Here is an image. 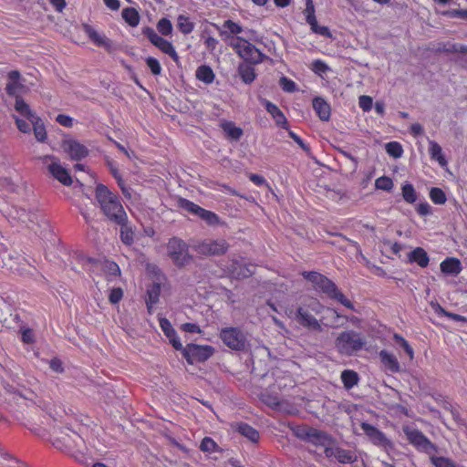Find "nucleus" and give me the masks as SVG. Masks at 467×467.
I'll return each instance as SVG.
<instances>
[{
    "label": "nucleus",
    "mask_w": 467,
    "mask_h": 467,
    "mask_svg": "<svg viewBox=\"0 0 467 467\" xmlns=\"http://www.w3.org/2000/svg\"><path fill=\"white\" fill-rule=\"evenodd\" d=\"M96 199L105 216L113 223H121L126 219V212L117 194L104 184L96 187Z\"/></svg>",
    "instance_id": "nucleus-1"
},
{
    "label": "nucleus",
    "mask_w": 467,
    "mask_h": 467,
    "mask_svg": "<svg viewBox=\"0 0 467 467\" xmlns=\"http://www.w3.org/2000/svg\"><path fill=\"white\" fill-rule=\"evenodd\" d=\"M302 275L305 279L314 284L317 288L320 289L329 298L335 299L346 307L354 310L352 302L348 299L337 288V285L326 275L315 271L304 272Z\"/></svg>",
    "instance_id": "nucleus-2"
},
{
    "label": "nucleus",
    "mask_w": 467,
    "mask_h": 467,
    "mask_svg": "<svg viewBox=\"0 0 467 467\" xmlns=\"http://www.w3.org/2000/svg\"><path fill=\"white\" fill-rule=\"evenodd\" d=\"M190 246L184 240L177 236L170 238L167 243V255L179 269L184 268L194 260V256L190 253Z\"/></svg>",
    "instance_id": "nucleus-3"
},
{
    "label": "nucleus",
    "mask_w": 467,
    "mask_h": 467,
    "mask_svg": "<svg viewBox=\"0 0 467 467\" xmlns=\"http://www.w3.org/2000/svg\"><path fill=\"white\" fill-rule=\"evenodd\" d=\"M365 345V338L355 330L344 331L335 340V347L338 353L348 357L357 354Z\"/></svg>",
    "instance_id": "nucleus-4"
},
{
    "label": "nucleus",
    "mask_w": 467,
    "mask_h": 467,
    "mask_svg": "<svg viewBox=\"0 0 467 467\" xmlns=\"http://www.w3.org/2000/svg\"><path fill=\"white\" fill-rule=\"evenodd\" d=\"M194 252L204 256H221L227 253L230 245L224 239H205L191 244Z\"/></svg>",
    "instance_id": "nucleus-5"
},
{
    "label": "nucleus",
    "mask_w": 467,
    "mask_h": 467,
    "mask_svg": "<svg viewBox=\"0 0 467 467\" xmlns=\"http://www.w3.org/2000/svg\"><path fill=\"white\" fill-rule=\"evenodd\" d=\"M179 350L182 352L186 361L191 365L195 362L206 361L215 352L214 348L212 346H202L193 343L187 344L185 347L182 346V348Z\"/></svg>",
    "instance_id": "nucleus-6"
},
{
    "label": "nucleus",
    "mask_w": 467,
    "mask_h": 467,
    "mask_svg": "<svg viewBox=\"0 0 467 467\" xmlns=\"http://www.w3.org/2000/svg\"><path fill=\"white\" fill-rule=\"evenodd\" d=\"M404 433L410 444H412L419 451L424 452L429 457L433 453L439 452V448L432 443L420 431L406 427Z\"/></svg>",
    "instance_id": "nucleus-7"
},
{
    "label": "nucleus",
    "mask_w": 467,
    "mask_h": 467,
    "mask_svg": "<svg viewBox=\"0 0 467 467\" xmlns=\"http://www.w3.org/2000/svg\"><path fill=\"white\" fill-rule=\"evenodd\" d=\"M2 261L7 269L23 276H32L36 272V267L22 255L12 256L5 252Z\"/></svg>",
    "instance_id": "nucleus-8"
},
{
    "label": "nucleus",
    "mask_w": 467,
    "mask_h": 467,
    "mask_svg": "<svg viewBox=\"0 0 467 467\" xmlns=\"http://www.w3.org/2000/svg\"><path fill=\"white\" fill-rule=\"evenodd\" d=\"M83 443L82 438L74 431L66 428L60 431V435L53 441V445L63 451L70 452L76 448H80Z\"/></svg>",
    "instance_id": "nucleus-9"
},
{
    "label": "nucleus",
    "mask_w": 467,
    "mask_h": 467,
    "mask_svg": "<svg viewBox=\"0 0 467 467\" xmlns=\"http://www.w3.org/2000/svg\"><path fill=\"white\" fill-rule=\"evenodd\" d=\"M44 164H47L48 171L51 175L66 186L72 184L73 181L68 171L64 168L59 160L53 155H45L40 158Z\"/></svg>",
    "instance_id": "nucleus-10"
},
{
    "label": "nucleus",
    "mask_w": 467,
    "mask_h": 467,
    "mask_svg": "<svg viewBox=\"0 0 467 467\" xmlns=\"http://www.w3.org/2000/svg\"><path fill=\"white\" fill-rule=\"evenodd\" d=\"M222 341L231 349L242 351L246 346L245 335L237 327H225L220 331Z\"/></svg>",
    "instance_id": "nucleus-11"
},
{
    "label": "nucleus",
    "mask_w": 467,
    "mask_h": 467,
    "mask_svg": "<svg viewBox=\"0 0 467 467\" xmlns=\"http://www.w3.org/2000/svg\"><path fill=\"white\" fill-rule=\"evenodd\" d=\"M255 268V265L246 262L242 256H234L228 266L230 274L235 279H244L252 276Z\"/></svg>",
    "instance_id": "nucleus-12"
},
{
    "label": "nucleus",
    "mask_w": 467,
    "mask_h": 467,
    "mask_svg": "<svg viewBox=\"0 0 467 467\" xmlns=\"http://www.w3.org/2000/svg\"><path fill=\"white\" fill-rule=\"evenodd\" d=\"M142 34L148 37L152 45L157 47L163 53L169 55L176 63H178L179 56L171 42L160 36L155 30L150 26L144 27L142 29Z\"/></svg>",
    "instance_id": "nucleus-13"
},
{
    "label": "nucleus",
    "mask_w": 467,
    "mask_h": 467,
    "mask_svg": "<svg viewBox=\"0 0 467 467\" xmlns=\"http://www.w3.org/2000/svg\"><path fill=\"white\" fill-rule=\"evenodd\" d=\"M360 427L373 444L382 447L387 451L394 449L393 442L375 426L368 422H362Z\"/></svg>",
    "instance_id": "nucleus-14"
},
{
    "label": "nucleus",
    "mask_w": 467,
    "mask_h": 467,
    "mask_svg": "<svg viewBox=\"0 0 467 467\" xmlns=\"http://www.w3.org/2000/svg\"><path fill=\"white\" fill-rule=\"evenodd\" d=\"M60 147L70 160L76 161H81L89 153L88 149L84 144L74 139L62 140Z\"/></svg>",
    "instance_id": "nucleus-15"
},
{
    "label": "nucleus",
    "mask_w": 467,
    "mask_h": 467,
    "mask_svg": "<svg viewBox=\"0 0 467 467\" xmlns=\"http://www.w3.org/2000/svg\"><path fill=\"white\" fill-rule=\"evenodd\" d=\"M239 41H243V47L239 48V56L242 57L244 61L251 64H258L264 61L266 57L258 48L253 44L241 36H237Z\"/></svg>",
    "instance_id": "nucleus-16"
},
{
    "label": "nucleus",
    "mask_w": 467,
    "mask_h": 467,
    "mask_svg": "<svg viewBox=\"0 0 467 467\" xmlns=\"http://www.w3.org/2000/svg\"><path fill=\"white\" fill-rule=\"evenodd\" d=\"M83 29L88 38L98 47H102L109 53H114L118 50V46L105 35L99 34L91 26L83 25Z\"/></svg>",
    "instance_id": "nucleus-17"
},
{
    "label": "nucleus",
    "mask_w": 467,
    "mask_h": 467,
    "mask_svg": "<svg viewBox=\"0 0 467 467\" xmlns=\"http://www.w3.org/2000/svg\"><path fill=\"white\" fill-rule=\"evenodd\" d=\"M83 29L88 38L98 47H102L109 53H114L118 50V46L105 35L99 34L91 26L83 25Z\"/></svg>",
    "instance_id": "nucleus-18"
},
{
    "label": "nucleus",
    "mask_w": 467,
    "mask_h": 467,
    "mask_svg": "<svg viewBox=\"0 0 467 467\" xmlns=\"http://www.w3.org/2000/svg\"><path fill=\"white\" fill-rule=\"evenodd\" d=\"M296 319L301 326L305 327H307L313 331H322V327L317 319L302 306L297 308L296 312Z\"/></svg>",
    "instance_id": "nucleus-19"
},
{
    "label": "nucleus",
    "mask_w": 467,
    "mask_h": 467,
    "mask_svg": "<svg viewBox=\"0 0 467 467\" xmlns=\"http://www.w3.org/2000/svg\"><path fill=\"white\" fill-rule=\"evenodd\" d=\"M263 104L265 105L266 111L274 119L275 124L282 129L288 130L287 119L280 109L275 104L266 99H263Z\"/></svg>",
    "instance_id": "nucleus-20"
},
{
    "label": "nucleus",
    "mask_w": 467,
    "mask_h": 467,
    "mask_svg": "<svg viewBox=\"0 0 467 467\" xmlns=\"http://www.w3.org/2000/svg\"><path fill=\"white\" fill-rule=\"evenodd\" d=\"M21 75L18 70H12L8 73V83L5 87L7 95L16 97L19 96V91L25 88V86L20 82Z\"/></svg>",
    "instance_id": "nucleus-21"
},
{
    "label": "nucleus",
    "mask_w": 467,
    "mask_h": 467,
    "mask_svg": "<svg viewBox=\"0 0 467 467\" xmlns=\"http://www.w3.org/2000/svg\"><path fill=\"white\" fill-rule=\"evenodd\" d=\"M310 431L311 433L307 442H310L316 446L332 445L336 441L335 439L326 431H319L315 428H313Z\"/></svg>",
    "instance_id": "nucleus-22"
},
{
    "label": "nucleus",
    "mask_w": 467,
    "mask_h": 467,
    "mask_svg": "<svg viewBox=\"0 0 467 467\" xmlns=\"http://www.w3.org/2000/svg\"><path fill=\"white\" fill-rule=\"evenodd\" d=\"M160 326L164 333V335L169 338L170 343L172 347L178 350L182 348V345L177 337L176 330L171 326V322L167 318L160 319Z\"/></svg>",
    "instance_id": "nucleus-23"
},
{
    "label": "nucleus",
    "mask_w": 467,
    "mask_h": 467,
    "mask_svg": "<svg viewBox=\"0 0 467 467\" xmlns=\"http://www.w3.org/2000/svg\"><path fill=\"white\" fill-rule=\"evenodd\" d=\"M379 356L381 363L388 370L392 373H399L401 371L400 365L393 354L383 349L379 353Z\"/></svg>",
    "instance_id": "nucleus-24"
},
{
    "label": "nucleus",
    "mask_w": 467,
    "mask_h": 467,
    "mask_svg": "<svg viewBox=\"0 0 467 467\" xmlns=\"http://www.w3.org/2000/svg\"><path fill=\"white\" fill-rule=\"evenodd\" d=\"M254 64H251L248 62H242L239 64L237 71L241 79L244 83L250 85L256 78V73L254 70Z\"/></svg>",
    "instance_id": "nucleus-25"
},
{
    "label": "nucleus",
    "mask_w": 467,
    "mask_h": 467,
    "mask_svg": "<svg viewBox=\"0 0 467 467\" xmlns=\"http://www.w3.org/2000/svg\"><path fill=\"white\" fill-rule=\"evenodd\" d=\"M313 108L321 120H329L331 109L330 105L324 99L320 97L315 98L313 99Z\"/></svg>",
    "instance_id": "nucleus-26"
},
{
    "label": "nucleus",
    "mask_w": 467,
    "mask_h": 467,
    "mask_svg": "<svg viewBox=\"0 0 467 467\" xmlns=\"http://www.w3.org/2000/svg\"><path fill=\"white\" fill-rule=\"evenodd\" d=\"M462 269L461 261L455 257H448L441 263V271L445 275H457Z\"/></svg>",
    "instance_id": "nucleus-27"
},
{
    "label": "nucleus",
    "mask_w": 467,
    "mask_h": 467,
    "mask_svg": "<svg viewBox=\"0 0 467 467\" xmlns=\"http://www.w3.org/2000/svg\"><path fill=\"white\" fill-rule=\"evenodd\" d=\"M408 260L410 263H416L420 267L428 266L430 257L427 252L421 247H416L408 254Z\"/></svg>",
    "instance_id": "nucleus-28"
},
{
    "label": "nucleus",
    "mask_w": 467,
    "mask_h": 467,
    "mask_svg": "<svg viewBox=\"0 0 467 467\" xmlns=\"http://www.w3.org/2000/svg\"><path fill=\"white\" fill-rule=\"evenodd\" d=\"M235 430L252 442L256 443L260 439L259 431L245 422L236 423Z\"/></svg>",
    "instance_id": "nucleus-29"
},
{
    "label": "nucleus",
    "mask_w": 467,
    "mask_h": 467,
    "mask_svg": "<svg viewBox=\"0 0 467 467\" xmlns=\"http://www.w3.org/2000/svg\"><path fill=\"white\" fill-rule=\"evenodd\" d=\"M8 218L26 224L28 222L34 223L35 219H36V215L35 213H28L23 208L14 207L9 212Z\"/></svg>",
    "instance_id": "nucleus-30"
},
{
    "label": "nucleus",
    "mask_w": 467,
    "mask_h": 467,
    "mask_svg": "<svg viewBox=\"0 0 467 467\" xmlns=\"http://www.w3.org/2000/svg\"><path fill=\"white\" fill-rule=\"evenodd\" d=\"M221 128L225 133L226 137L232 140H239L244 134L241 128L236 127L233 121L224 120L221 123Z\"/></svg>",
    "instance_id": "nucleus-31"
},
{
    "label": "nucleus",
    "mask_w": 467,
    "mask_h": 467,
    "mask_svg": "<svg viewBox=\"0 0 467 467\" xmlns=\"http://www.w3.org/2000/svg\"><path fill=\"white\" fill-rule=\"evenodd\" d=\"M120 226V240L126 245H131L134 242V232L128 224V216L121 223H116Z\"/></svg>",
    "instance_id": "nucleus-32"
},
{
    "label": "nucleus",
    "mask_w": 467,
    "mask_h": 467,
    "mask_svg": "<svg viewBox=\"0 0 467 467\" xmlns=\"http://www.w3.org/2000/svg\"><path fill=\"white\" fill-rule=\"evenodd\" d=\"M341 380L346 389H351L359 381L358 374L351 369H345L341 372Z\"/></svg>",
    "instance_id": "nucleus-33"
},
{
    "label": "nucleus",
    "mask_w": 467,
    "mask_h": 467,
    "mask_svg": "<svg viewBox=\"0 0 467 467\" xmlns=\"http://www.w3.org/2000/svg\"><path fill=\"white\" fill-rule=\"evenodd\" d=\"M121 16L130 26L135 27L140 23V14L134 7H125L122 9Z\"/></svg>",
    "instance_id": "nucleus-34"
},
{
    "label": "nucleus",
    "mask_w": 467,
    "mask_h": 467,
    "mask_svg": "<svg viewBox=\"0 0 467 467\" xmlns=\"http://www.w3.org/2000/svg\"><path fill=\"white\" fill-rule=\"evenodd\" d=\"M161 295V285L153 283L147 289L146 304L148 310L150 311L151 306L158 303Z\"/></svg>",
    "instance_id": "nucleus-35"
},
{
    "label": "nucleus",
    "mask_w": 467,
    "mask_h": 467,
    "mask_svg": "<svg viewBox=\"0 0 467 467\" xmlns=\"http://www.w3.org/2000/svg\"><path fill=\"white\" fill-rule=\"evenodd\" d=\"M196 78L205 84L213 82L215 75L210 66L202 65L196 70Z\"/></svg>",
    "instance_id": "nucleus-36"
},
{
    "label": "nucleus",
    "mask_w": 467,
    "mask_h": 467,
    "mask_svg": "<svg viewBox=\"0 0 467 467\" xmlns=\"http://www.w3.org/2000/svg\"><path fill=\"white\" fill-rule=\"evenodd\" d=\"M439 53H461L467 54V46L457 43L440 44L437 50Z\"/></svg>",
    "instance_id": "nucleus-37"
},
{
    "label": "nucleus",
    "mask_w": 467,
    "mask_h": 467,
    "mask_svg": "<svg viewBox=\"0 0 467 467\" xmlns=\"http://www.w3.org/2000/svg\"><path fill=\"white\" fill-rule=\"evenodd\" d=\"M30 122L33 125L36 139L40 142H44L47 140V131L42 119L38 117H35Z\"/></svg>",
    "instance_id": "nucleus-38"
},
{
    "label": "nucleus",
    "mask_w": 467,
    "mask_h": 467,
    "mask_svg": "<svg viewBox=\"0 0 467 467\" xmlns=\"http://www.w3.org/2000/svg\"><path fill=\"white\" fill-rule=\"evenodd\" d=\"M15 109L20 115L26 118L28 120H31L36 117L30 109L29 105L21 97H17L16 99Z\"/></svg>",
    "instance_id": "nucleus-39"
},
{
    "label": "nucleus",
    "mask_w": 467,
    "mask_h": 467,
    "mask_svg": "<svg viewBox=\"0 0 467 467\" xmlns=\"http://www.w3.org/2000/svg\"><path fill=\"white\" fill-rule=\"evenodd\" d=\"M401 195L403 200L410 204L414 203L418 199V193L414 186L410 182H405L401 187Z\"/></svg>",
    "instance_id": "nucleus-40"
},
{
    "label": "nucleus",
    "mask_w": 467,
    "mask_h": 467,
    "mask_svg": "<svg viewBox=\"0 0 467 467\" xmlns=\"http://www.w3.org/2000/svg\"><path fill=\"white\" fill-rule=\"evenodd\" d=\"M336 459L338 462L346 464L355 462L358 457L353 451L337 447Z\"/></svg>",
    "instance_id": "nucleus-41"
},
{
    "label": "nucleus",
    "mask_w": 467,
    "mask_h": 467,
    "mask_svg": "<svg viewBox=\"0 0 467 467\" xmlns=\"http://www.w3.org/2000/svg\"><path fill=\"white\" fill-rule=\"evenodd\" d=\"M289 428L292 431L293 434L305 441H308L309 435L311 433L310 431H312L313 427H309L307 425H295V424H289Z\"/></svg>",
    "instance_id": "nucleus-42"
},
{
    "label": "nucleus",
    "mask_w": 467,
    "mask_h": 467,
    "mask_svg": "<svg viewBox=\"0 0 467 467\" xmlns=\"http://www.w3.org/2000/svg\"><path fill=\"white\" fill-rule=\"evenodd\" d=\"M430 154L431 159L436 160L441 166L447 165V161L442 154L441 147L435 141H430Z\"/></svg>",
    "instance_id": "nucleus-43"
},
{
    "label": "nucleus",
    "mask_w": 467,
    "mask_h": 467,
    "mask_svg": "<svg viewBox=\"0 0 467 467\" xmlns=\"http://www.w3.org/2000/svg\"><path fill=\"white\" fill-rule=\"evenodd\" d=\"M430 461L434 467H460L451 458L438 456L436 453H433L430 456Z\"/></svg>",
    "instance_id": "nucleus-44"
},
{
    "label": "nucleus",
    "mask_w": 467,
    "mask_h": 467,
    "mask_svg": "<svg viewBox=\"0 0 467 467\" xmlns=\"http://www.w3.org/2000/svg\"><path fill=\"white\" fill-rule=\"evenodd\" d=\"M177 26L182 34L188 35L192 32L194 24L189 20L188 16L180 15L177 18Z\"/></svg>",
    "instance_id": "nucleus-45"
},
{
    "label": "nucleus",
    "mask_w": 467,
    "mask_h": 467,
    "mask_svg": "<svg viewBox=\"0 0 467 467\" xmlns=\"http://www.w3.org/2000/svg\"><path fill=\"white\" fill-rule=\"evenodd\" d=\"M385 150L389 156H391L395 159L400 158L403 154L402 146L400 142H397V141L388 142L385 145Z\"/></svg>",
    "instance_id": "nucleus-46"
},
{
    "label": "nucleus",
    "mask_w": 467,
    "mask_h": 467,
    "mask_svg": "<svg viewBox=\"0 0 467 467\" xmlns=\"http://www.w3.org/2000/svg\"><path fill=\"white\" fill-rule=\"evenodd\" d=\"M394 341L397 345L403 348L406 354L409 356L410 360H413L414 358V351L408 341L400 335L394 334L393 336Z\"/></svg>",
    "instance_id": "nucleus-47"
},
{
    "label": "nucleus",
    "mask_w": 467,
    "mask_h": 467,
    "mask_svg": "<svg viewBox=\"0 0 467 467\" xmlns=\"http://www.w3.org/2000/svg\"><path fill=\"white\" fill-rule=\"evenodd\" d=\"M430 198L435 204H444L447 201L445 192L438 187H432L431 189Z\"/></svg>",
    "instance_id": "nucleus-48"
},
{
    "label": "nucleus",
    "mask_w": 467,
    "mask_h": 467,
    "mask_svg": "<svg viewBox=\"0 0 467 467\" xmlns=\"http://www.w3.org/2000/svg\"><path fill=\"white\" fill-rule=\"evenodd\" d=\"M393 181L388 176H381L375 181V187L379 190L390 192L393 189Z\"/></svg>",
    "instance_id": "nucleus-49"
},
{
    "label": "nucleus",
    "mask_w": 467,
    "mask_h": 467,
    "mask_svg": "<svg viewBox=\"0 0 467 467\" xmlns=\"http://www.w3.org/2000/svg\"><path fill=\"white\" fill-rule=\"evenodd\" d=\"M200 450L211 453L219 451V446L212 438L204 437L201 441Z\"/></svg>",
    "instance_id": "nucleus-50"
},
{
    "label": "nucleus",
    "mask_w": 467,
    "mask_h": 467,
    "mask_svg": "<svg viewBox=\"0 0 467 467\" xmlns=\"http://www.w3.org/2000/svg\"><path fill=\"white\" fill-rule=\"evenodd\" d=\"M157 29L162 36H169L172 32L171 22L168 18H161L157 23Z\"/></svg>",
    "instance_id": "nucleus-51"
},
{
    "label": "nucleus",
    "mask_w": 467,
    "mask_h": 467,
    "mask_svg": "<svg viewBox=\"0 0 467 467\" xmlns=\"http://www.w3.org/2000/svg\"><path fill=\"white\" fill-rule=\"evenodd\" d=\"M288 135L306 153L308 157L314 159L310 147L306 145L299 136H297L292 130H288Z\"/></svg>",
    "instance_id": "nucleus-52"
},
{
    "label": "nucleus",
    "mask_w": 467,
    "mask_h": 467,
    "mask_svg": "<svg viewBox=\"0 0 467 467\" xmlns=\"http://www.w3.org/2000/svg\"><path fill=\"white\" fill-rule=\"evenodd\" d=\"M279 85L282 88V89L285 92L292 93L296 90V84L293 80L287 78L286 77L280 78Z\"/></svg>",
    "instance_id": "nucleus-53"
},
{
    "label": "nucleus",
    "mask_w": 467,
    "mask_h": 467,
    "mask_svg": "<svg viewBox=\"0 0 467 467\" xmlns=\"http://www.w3.org/2000/svg\"><path fill=\"white\" fill-rule=\"evenodd\" d=\"M146 64L153 75L158 76L161 74V67L158 59L149 57L146 58Z\"/></svg>",
    "instance_id": "nucleus-54"
},
{
    "label": "nucleus",
    "mask_w": 467,
    "mask_h": 467,
    "mask_svg": "<svg viewBox=\"0 0 467 467\" xmlns=\"http://www.w3.org/2000/svg\"><path fill=\"white\" fill-rule=\"evenodd\" d=\"M201 219L205 221L209 225H215L219 223V217L216 213L205 210L202 214H201Z\"/></svg>",
    "instance_id": "nucleus-55"
},
{
    "label": "nucleus",
    "mask_w": 467,
    "mask_h": 467,
    "mask_svg": "<svg viewBox=\"0 0 467 467\" xmlns=\"http://www.w3.org/2000/svg\"><path fill=\"white\" fill-rule=\"evenodd\" d=\"M178 205L180 208L192 213L197 206L196 203L185 199V198H179L178 200Z\"/></svg>",
    "instance_id": "nucleus-56"
},
{
    "label": "nucleus",
    "mask_w": 467,
    "mask_h": 467,
    "mask_svg": "<svg viewBox=\"0 0 467 467\" xmlns=\"http://www.w3.org/2000/svg\"><path fill=\"white\" fill-rule=\"evenodd\" d=\"M358 104H359V107L364 111H368L371 109L372 105H373L372 98L369 96L362 95L359 97Z\"/></svg>",
    "instance_id": "nucleus-57"
},
{
    "label": "nucleus",
    "mask_w": 467,
    "mask_h": 467,
    "mask_svg": "<svg viewBox=\"0 0 467 467\" xmlns=\"http://www.w3.org/2000/svg\"><path fill=\"white\" fill-rule=\"evenodd\" d=\"M123 296V290L120 287L113 288L109 296L111 304H118Z\"/></svg>",
    "instance_id": "nucleus-58"
},
{
    "label": "nucleus",
    "mask_w": 467,
    "mask_h": 467,
    "mask_svg": "<svg viewBox=\"0 0 467 467\" xmlns=\"http://www.w3.org/2000/svg\"><path fill=\"white\" fill-rule=\"evenodd\" d=\"M49 368L56 373H63L64 367L61 359L55 357L49 360Z\"/></svg>",
    "instance_id": "nucleus-59"
},
{
    "label": "nucleus",
    "mask_w": 467,
    "mask_h": 467,
    "mask_svg": "<svg viewBox=\"0 0 467 467\" xmlns=\"http://www.w3.org/2000/svg\"><path fill=\"white\" fill-rule=\"evenodd\" d=\"M223 27L227 28L232 34H239L243 31L240 25L230 19L224 21Z\"/></svg>",
    "instance_id": "nucleus-60"
},
{
    "label": "nucleus",
    "mask_w": 467,
    "mask_h": 467,
    "mask_svg": "<svg viewBox=\"0 0 467 467\" xmlns=\"http://www.w3.org/2000/svg\"><path fill=\"white\" fill-rule=\"evenodd\" d=\"M57 122L61 126L71 128L73 126V119L68 115L58 114L56 118Z\"/></svg>",
    "instance_id": "nucleus-61"
},
{
    "label": "nucleus",
    "mask_w": 467,
    "mask_h": 467,
    "mask_svg": "<svg viewBox=\"0 0 467 467\" xmlns=\"http://www.w3.org/2000/svg\"><path fill=\"white\" fill-rule=\"evenodd\" d=\"M416 211L420 215L427 216L432 213L431 207L428 202H420L416 207Z\"/></svg>",
    "instance_id": "nucleus-62"
},
{
    "label": "nucleus",
    "mask_w": 467,
    "mask_h": 467,
    "mask_svg": "<svg viewBox=\"0 0 467 467\" xmlns=\"http://www.w3.org/2000/svg\"><path fill=\"white\" fill-rule=\"evenodd\" d=\"M444 15L451 17H459L467 20V10L466 9H453L444 13Z\"/></svg>",
    "instance_id": "nucleus-63"
},
{
    "label": "nucleus",
    "mask_w": 467,
    "mask_h": 467,
    "mask_svg": "<svg viewBox=\"0 0 467 467\" xmlns=\"http://www.w3.org/2000/svg\"><path fill=\"white\" fill-rule=\"evenodd\" d=\"M312 69L316 72V73H325L328 70V67L326 63H324L323 61L317 59V60H315L313 62V67Z\"/></svg>",
    "instance_id": "nucleus-64"
}]
</instances>
